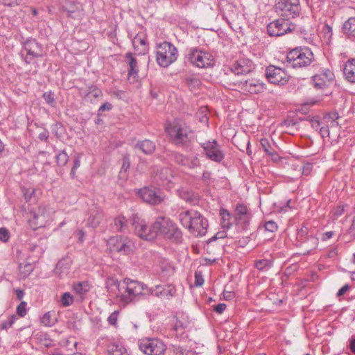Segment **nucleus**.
I'll return each mask as SVG.
<instances>
[{
  "label": "nucleus",
  "mask_w": 355,
  "mask_h": 355,
  "mask_svg": "<svg viewBox=\"0 0 355 355\" xmlns=\"http://www.w3.org/2000/svg\"><path fill=\"white\" fill-rule=\"evenodd\" d=\"M154 290L146 285L130 278L122 281V291L119 299L125 304L138 301L141 297L153 294Z\"/></svg>",
  "instance_id": "nucleus-1"
},
{
  "label": "nucleus",
  "mask_w": 355,
  "mask_h": 355,
  "mask_svg": "<svg viewBox=\"0 0 355 355\" xmlns=\"http://www.w3.org/2000/svg\"><path fill=\"white\" fill-rule=\"evenodd\" d=\"M182 225L196 236H202L206 234L208 227V220L196 210L182 211L178 216Z\"/></svg>",
  "instance_id": "nucleus-2"
},
{
  "label": "nucleus",
  "mask_w": 355,
  "mask_h": 355,
  "mask_svg": "<svg viewBox=\"0 0 355 355\" xmlns=\"http://www.w3.org/2000/svg\"><path fill=\"white\" fill-rule=\"evenodd\" d=\"M159 235L174 243H180L182 240L181 230L169 218L165 216L156 218L153 223V233L149 238L155 239Z\"/></svg>",
  "instance_id": "nucleus-3"
},
{
  "label": "nucleus",
  "mask_w": 355,
  "mask_h": 355,
  "mask_svg": "<svg viewBox=\"0 0 355 355\" xmlns=\"http://www.w3.org/2000/svg\"><path fill=\"white\" fill-rule=\"evenodd\" d=\"M313 60V53L309 48H295L287 53L284 63L287 67L296 69L310 65Z\"/></svg>",
  "instance_id": "nucleus-4"
},
{
  "label": "nucleus",
  "mask_w": 355,
  "mask_h": 355,
  "mask_svg": "<svg viewBox=\"0 0 355 355\" xmlns=\"http://www.w3.org/2000/svg\"><path fill=\"white\" fill-rule=\"evenodd\" d=\"M54 213L53 209L45 205H40L37 208L31 210L28 218L30 227L36 230L46 227L53 220Z\"/></svg>",
  "instance_id": "nucleus-5"
},
{
  "label": "nucleus",
  "mask_w": 355,
  "mask_h": 355,
  "mask_svg": "<svg viewBox=\"0 0 355 355\" xmlns=\"http://www.w3.org/2000/svg\"><path fill=\"white\" fill-rule=\"evenodd\" d=\"M177 48L168 42H163L156 46V61L162 67H167L177 60Z\"/></svg>",
  "instance_id": "nucleus-6"
},
{
  "label": "nucleus",
  "mask_w": 355,
  "mask_h": 355,
  "mask_svg": "<svg viewBox=\"0 0 355 355\" xmlns=\"http://www.w3.org/2000/svg\"><path fill=\"white\" fill-rule=\"evenodd\" d=\"M45 51L42 44L35 39H28L23 44L21 55L27 64H35L37 60L44 57Z\"/></svg>",
  "instance_id": "nucleus-7"
},
{
  "label": "nucleus",
  "mask_w": 355,
  "mask_h": 355,
  "mask_svg": "<svg viewBox=\"0 0 355 355\" xmlns=\"http://www.w3.org/2000/svg\"><path fill=\"white\" fill-rule=\"evenodd\" d=\"M139 349L146 355H162L166 349L164 342L158 338H144L138 341Z\"/></svg>",
  "instance_id": "nucleus-8"
},
{
  "label": "nucleus",
  "mask_w": 355,
  "mask_h": 355,
  "mask_svg": "<svg viewBox=\"0 0 355 355\" xmlns=\"http://www.w3.org/2000/svg\"><path fill=\"white\" fill-rule=\"evenodd\" d=\"M275 9L281 17L288 19L298 17L301 12L300 0H279Z\"/></svg>",
  "instance_id": "nucleus-9"
},
{
  "label": "nucleus",
  "mask_w": 355,
  "mask_h": 355,
  "mask_svg": "<svg viewBox=\"0 0 355 355\" xmlns=\"http://www.w3.org/2000/svg\"><path fill=\"white\" fill-rule=\"evenodd\" d=\"M188 61L198 68H205L214 65L211 54L198 49H191L187 55Z\"/></svg>",
  "instance_id": "nucleus-10"
},
{
  "label": "nucleus",
  "mask_w": 355,
  "mask_h": 355,
  "mask_svg": "<svg viewBox=\"0 0 355 355\" xmlns=\"http://www.w3.org/2000/svg\"><path fill=\"white\" fill-rule=\"evenodd\" d=\"M200 146L203 149L205 157L212 162L220 163L225 158V154L219 143L213 139L201 143Z\"/></svg>",
  "instance_id": "nucleus-11"
},
{
  "label": "nucleus",
  "mask_w": 355,
  "mask_h": 355,
  "mask_svg": "<svg viewBox=\"0 0 355 355\" xmlns=\"http://www.w3.org/2000/svg\"><path fill=\"white\" fill-rule=\"evenodd\" d=\"M265 76L270 83L276 85H284L290 78L284 69L275 65H269L266 68Z\"/></svg>",
  "instance_id": "nucleus-12"
},
{
  "label": "nucleus",
  "mask_w": 355,
  "mask_h": 355,
  "mask_svg": "<svg viewBox=\"0 0 355 355\" xmlns=\"http://www.w3.org/2000/svg\"><path fill=\"white\" fill-rule=\"evenodd\" d=\"M295 29V25L288 19H278L270 22L267 26V31L270 36H281Z\"/></svg>",
  "instance_id": "nucleus-13"
},
{
  "label": "nucleus",
  "mask_w": 355,
  "mask_h": 355,
  "mask_svg": "<svg viewBox=\"0 0 355 355\" xmlns=\"http://www.w3.org/2000/svg\"><path fill=\"white\" fill-rule=\"evenodd\" d=\"M166 130L173 142L175 144L183 145L188 142L189 131L186 126L178 123H173L166 128Z\"/></svg>",
  "instance_id": "nucleus-14"
},
{
  "label": "nucleus",
  "mask_w": 355,
  "mask_h": 355,
  "mask_svg": "<svg viewBox=\"0 0 355 355\" xmlns=\"http://www.w3.org/2000/svg\"><path fill=\"white\" fill-rule=\"evenodd\" d=\"M252 213L249 208L243 204L236 205L234 210L236 224L243 230H248L252 219Z\"/></svg>",
  "instance_id": "nucleus-15"
},
{
  "label": "nucleus",
  "mask_w": 355,
  "mask_h": 355,
  "mask_svg": "<svg viewBox=\"0 0 355 355\" xmlns=\"http://www.w3.org/2000/svg\"><path fill=\"white\" fill-rule=\"evenodd\" d=\"M111 250L123 254H128L132 251L134 244L128 237L116 236L109 240Z\"/></svg>",
  "instance_id": "nucleus-16"
},
{
  "label": "nucleus",
  "mask_w": 355,
  "mask_h": 355,
  "mask_svg": "<svg viewBox=\"0 0 355 355\" xmlns=\"http://www.w3.org/2000/svg\"><path fill=\"white\" fill-rule=\"evenodd\" d=\"M138 193L144 202L153 205L161 203L164 200L160 190L155 188L144 187L139 190Z\"/></svg>",
  "instance_id": "nucleus-17"
},
{
  "label": "nucleus",
  "mask_w": 355,
  "mask_h": 355,
  "mask_svg": "<svg viewBox=\"0 0 355 355\" xmlns=\"http://www.w3.org/2000/svg\"><path fill=\"white\" fill-rule=\"evenodd\" d=\"M238 88L252 94H257L265 91L266 84L257 78H248L239 83Z\"/></svg>",
  "instance_id": "nucleus-18"
},
{
  "label": "nucleus",
  "mask_w": 355,
  "mask_h": 355,
  "mask_svg": "<svg viewBox=\"0 0 355 355\" xmlns=\"http://www.w3.org/2000/svg\"><path fill=\"white\" fill-rule=\"evenodd\" d=\"M132 226L134 227L135 233L140 238L148 241L154 239L148 238L153 233V225L150 227H148L146 222L137 215L132 218Z\"/></svg>",
  "instance_id": "nucleus-19"
},
{
  "label": "nucleus",
  "mask_w": 355,
  "mask_h": 355,
  "mask_svg": "<svg viewBox=\"0 0 355 355\" xmlns=\"http://www.w3.org/2000/svg\"><path fill=\"white\" fill-rule=\"evenodd\" d=\"M255 68L254 62L248 58L236 60L230 67L231 71L236 75L248 74Z\"/></svg>",
  "instance_id": "nucleus-20"
},
{
  "label": "nucleus",
  "mask_w": 355,
  "mask_h": 355,
  "mask_svg": "<svg viewBox=\"0 0 355 355\" xmlns=\"http://www.w3.org/2000/svg\"><path fill=\"white\" fill-rule=\"evenodd\" d=\"M63 9L67 12L68 17L78 19L82 15L83 6L80 3L67 0L63 5Z\"/></svg>",
  "instance_id": "nucleus-21"
},
{
  "label": "nucleus",
  "mask_w": 355,
  "mask_h": 355,
  "mask_svg": "<svg viewBox=\"0 0 355 355\" xmlns=\"http://www.w3.org/2000/svg\"><path fill=\"white\" fill-rule=\"evenodd\" d=\"M173 172L168 168H160L157 170L154 178L157 183L162 185H168L172 183Z\"/></svg>",
  "instance_id": "nucleus-22"
},
{
  "label": "nucleus",
  "mask_w": 355,
  "mask_h": 355,
  "mask_svg": "<svg viewBox=\"0 0 355 355\" xmlns=\"http://www.w3.org/2000/svg\"><path fill=\"white\" fill-rule=\"evenodd\" d=\"M80 96L91 102L102 96V91L96 85H90L87 88L80 89Z\"/></svg>",
  "instance_id": "nucleus-23"
},
{
  "label": "nucleus",
  "mask_w": 355,
  "mask_h": 355,
  "mask_svg": "<svg viewBox=\"0 0 355 355\" xmlns=\"http://www.w3.org/2000/svg\"><path fill=\"white\" fill-rule=\"evenodd\" d=\"M178 196L189 205H194L198 203L200 196L192 191L180 189L178 190Z\"/></svg>",
  "instance_id": "nucleus-24"
},
{
  "label": "nucleus",
  "mask_w": 355,
  "mask_h": 355,
  "mask_svg": "<svg viewBox=\"0 0 355 355\" xmlns=\"http://www.w3.org/2000/svg\"><path fill=\"white\" fill-rule=\"evenodd\" d=\"M103 219L102 210L98 207H94L89 211V216L87 219L89 226L96 228L98 227Z\"/></svg>",
  "instance_id": "nucleus-25"
},
{
  "label": "nucleus",
  "mask_w": 355,
  "mask_h": 355,
  "mask_svg": "<svg viewBox=\"0 0 355 355\" xmlns=\"http://www.w3.org/2000/svg\"><path fill=\"white\" fill-rule=\"evenodd\" d=\"M153 294L156 296H162V297H173L175 295L176 289L174 286L171 284L165 285L164 287H162L161 285H157L155 286Z\"/></svg>",
  "instance_id": "nucleus-26"
},
{
  "label": "nucleus",
  "mask_w": 355,
  "mask_h": 355,
  "mask_svg": "<svg viewBox=\"0 0 355 355\" xmlns=\"http://www.w3.org/2000/svg\"><path fill=\"white\" fill-rule=\"evenodd\" d=\"M343 73L347 81L355 83V59L347 60L345 64Z\"/></svg>",
  "instance_id": "nucleus-27"
},
{
  "label": "nucleus",
  "mask_w": 355,
  "mask_h": 355,
  "mask_svg": "<svg viewBox=\"0 0 355 355\" xmlns=\"http://www.w3.org/2000/svg\"><path fill=\"white\" fill-rule=\"evenodd\" d=\"M343 33L350 40H355V17L349 18L343 25Z\"/></svg>",
  "instance_id": "nucleus-28"
},
{
  "label": "nucleus",
  "mask_w": 355,
  "mask_h": 355,
  "mask_svg": "<svg viewBox=\"0 0 355 355\" xmlns=\"http://www.w3.org/2000/svg\"><path fill=\"white\" fill-rule=\"evenodd\" d=\"M135 148L140 150L144 154L149 155L153 153L155 150V144L148 139L138 141L135 146Z\"/></svg>",
  "instance_id": "nucleus-29"
},
{
  "label": "nucleus",
  "mask_w": 355,
  "mask_h": 355,
  "mask_svg": "<svg viewBox=\"0 0 355 355\" xmlns=\"http://www.w3.org/2000/svg\"><path fill=\"white\" fill-rule=\"evenodd\" d=\"M125 58L127 60V62H128L129 67H130L128 74L130 76L137 75V73L139 71V69H138V66H137V61L133 57V54L130 52L126 53Z\"/></svg>",
  "instance_id": "nucleus-30"
},
{
  "label": "nucleus",
  "mask_w": 355,
  "mask_h": 355,
  "mask_svg": "<svg viewBox=\"0 0 355 355\" xmlns=\"http://www.w3.org/2000/svg\"><path fill=\"white\" fill-rule=\"evenodd\" d=\"M107 288L109 292L116 288L118 291V293L116 294L117 297L119 298V295H121L122 291V282H119L118 279L109 277L106 282Z\"/></svg>",
  "instance_id": "nucleus-31"
},
{
  "label": "nucleus",
  "mask_w": 355,
  "mask_h": 355,
  "mask_svg": "<svg viewBox=\"0 0 355 355\" xmlns=\"http://www.w3.org/2000/svg\"><path fill=\"white\" fill-rule=\"evenodd\" d=\"M324 78H325V75L320 74H317L313 77L311 83L315 89H322L329 85V83Z\"/></svg>",
  "instance_id": "nucleus-32"
},
{
  "label": "nucleus",
  "mask_w": 355,
  "mask_h": 355,
  "mask_svg": "<svg viewBox=\"0 0 355 355\" xmlns=\"http://www.w3.org/2000/svg\"><path fill=\"white\" fill-rule=\"evenodd\" d=\"M302 244L305 245L306 252V253H309L311 250L317 248L318 245V239L313 236H309L307 238V240H306Z\"/></svg>",
  "instance_id": "nucleus-33"
},
{
  "label": "nucleus",
  "mask_w": 355,
  "mask_h": 355,
  "mask_svg": "<svg viewBox=\"0 0 355 355\" xmlns=\"http://www.w3.org/2000/svg\"><path fill=\"white\" fill-rule=\"evenodd\" d=\"M184 82L191 90L198 89L201 85L200 80L194 76L185 78Z\"/></svg>",
  "instance_id": "nucleus-34"
},
{
  "label": "nucleus",
  "mask_w": 355,
  "mask_h": 355,
  "mask_svg": "<svg viewBox=\"0 0 355 355\" xmlns=\"http://www.w3.org/2000/svg\"><path fill=\"white\" fill-rule=\"evenodd\" d=\"M108 352L110 355H129L124 347L115 344L109 347Z\"/></svg>",
  "instance_id": "nucleus-35"
},
{
  "label": "nucleus",
  "mask_w": 355,
  "mask_h": 355,
  "mask_svg": "<svg viewBox=\"0 0 355 355\" xmlns=\"http://www.w3.org/2000/svg\"><path fill=\"white\" fill-rule=\"evenodd\" d=\"M114 225L119 232H123L127 227V220L124 216H118L114 219Z\"/></svg>",
  "instance_id": "nucleus-36"
},
{
  "label": "nucleus",
  "mask_w": 355,
  "mask_h": 355,
  "mask_svg": "<svg viewBox=\"0 0 355 355\" xmlns=\"http://www.w3.org/2000/svg\"><path fill=\"white\" fill-rule=\"evenodd\" d=\"M42 97L44 99L45 102L51 107H55L56 101L55 98V94L53 92H52L51 91L46 92L43 94Z\"/></svg>",
  "instance_id": "nucleus-37"
},
{
  "label": "nucleus",
  "mask_w": 355,
  "mask_h": 355,
  "mask_svg": "<svg viewBox=\"0 0 355 355\" xmlns=\"http://www.w3.org/2000/svg\"><path fill=\"white\" fill-rule=\"evenodd\" d=\"M60 302L62 306H69L73 304V297L69 292L64 293L61 296Z\"/></svg>",
  "instance_id": "nucleus-38"
},
{
  "label": "nucleus",
  "mask_w": 355,
  "mask_h": 355,
  "mask_svg": "<svg viewBox=\"0 0 355 355\" xmlns=\"http://www.w3.org/2000/svg\"><path fill=\"white\" fill-rule=\"evenodd\" d=\"M220 215L222 216V227L224 228L229 229L232 226V223L230 222V214L226 210H221Z\"/></svg>",
  "instance_id": "nucleus-39"
},
{
  "label": "nucleus",
  "mask_w": 355,
  "mask_h": 355,
  "mask_svg": "<svg viewBox=\"0 0 355 355\" xmlns=\"http://www.w3.org/2000/svg\"><path fill=\"white\" fill-rule=\"evenodd\" d=\"M33 270V267L31 263H20L19 265V271L24 277H26L28 275H29Z\"/></svg>",
  "instance_id": "nucleus-40"
},
{
  "label": "nucleus",
  "mask_w": 355,
  "mask_h": 355,
  "mask_svg": "<svg viewBox=\"0 0 355 355\" xmlns=\"http://www.w3.org/2000/svg\"><path fill=\"white\" fill-rule=\"evenodd\" d=\"M69 160V156L64 150L60 151L56 155V162L59 166H65Z\"/></svg>",
  "instance_id": "nucleus-41"
},
{
  "label": "nucleus",
  "mask_w": 355,
  "mask_h": 355,
  "mask_svg": "<svg viewBox=\"0 0 355 355\" xmlns=\"http://www.w3.org/2000/svg\"><path fill=\"white\" fill-rule=\"evenodd\" d=\"M308 228L306 226H302L297 233V239L301 243H304L309 236H307Z\"/></svg>",
  "instance_id": "nucleus-42"
},
{
  "label": "nucleus",
  "mask_w": 355,
  "mask_h": 355,
  "mask_svg": "<svg viewBox=\"0 0 355 355\" xmlns=\"http://www.w3.org/2000/svg\"><path fill=\"white\" fill-rule=\"evenodd\" d=\"M87 284L86 282H79L73 286L74 291L80 295L85 294L87 291Z\"/></svg>",
  "instance_id": "nucleus-43"
},
{
  "label": "nucleus",
  "mask_w": 355,
  "mask_h": 355,
  "mask_svg": "<svg viewBox=\"0 0 355 355\" xmlns=\"http://www.w3.org/2000/svg\"><path fill=\"white\" fill-rule=\"evenodd\" d=\"M270 261L267 259H261L256 261L255 267L259 270H264L270 268Z\"/></svg>",
  "instance_id": "nucleus-44"
},
{
  "label": "nucleus",
  "mask_w": 355,
  "mask_h": 355,
  "mask_svg": "<svg viewBox=\"0 0 355 355\" xmlns=\"http://www.w3.org/2000/svg\"><path fill=\"white\" fill-rule=\"evenodd\" d=\"M260 144L263 148V150H264V152L268 155H269L270 153L274 150L273 148L272 147V146L270 145L269 141L266 139V138H263L260 140Z\"/></svg>",
  "instance_id": "nucleus-45"
},
{
  "label": "nucleus",
  "mask_w": 355,
  "mask_h": 355,
  "mask_svg": "<svg viewBox=\"0 0 355 355\" xmlns=\"http://www.w3.org/2000/svg\"><path fill=\"white\" fill-rule=\"evenodd\" d=\"M132 44L135 46V48L137 46L138 44H141L144 46L143 51H145L147 49V42L146 39L144 37H141L139 35H136L135 38L133 39Z\"/></svg>",
  "instance_id": "nucleus-46"
},
{
  "label": "nucleus",
  "mask_w": 355,
  "mask_h": 355,
  "mask_svg": "<svg viewBox=\"0 0 355 355\" xmlns=\"http://www.w3.org/2000/svg\"><path fill=\"white\" fill-rule=\"evenodd\" d=\"M188 162L189 163L186 166L189 167V168H194L200 166V161L198 156H194L190 159L188 158Z\"/></svg>",
  "instance_id": "nucleus-47"
},
{
  "label": "nucleus",
  "mask_w": 355,
  "mask_h": 355,
  "mask_svg": "<svg viewBox=\"0 0 355 355\" xmlns=\"http://www.w3.org/2000/svg\"><path fill=\"white\" fill-rule=\"evenodd\" d=\"M16 320V317L15 315H11L7 320L2 322L0 327V329H7L12 326L15 321Z\"/></svg>",
  "instance_id": "nucleus-48"
},
{
  "label": "nucleus",
  "mask_w": 355,
  "mask_h": 355,
  "mask_svg": "<svg viewBox=\"0 0 355 355\" xmlns=\"http://www.w3.org/2000/svg\"><path fill=\"white\" fill-rule=\"evenodd\" d=\"M41 322L46 326H52L54 324V321L51 318V314L49 312L46 313L41 318Z\"/></svg>",
  "instance_id": "nucleus-49"
},
{
  "label": "nucleus",
  "mask_w": 355,
  "mask_h": 355,
  "mask_svg": "<svg viewBox=\"0 0 355 355\" xmlns=\"http://www.w3.org/2000/svg\"><path fill=\"white\" fill-rule=\"evenodd\" d=\"M130 159L128 156H124L122 159V166L120 171V175H123V173H125L130 168Z\"/></svg>",
  "instance_id": "nucleus-50"
},
{
  "label": "nucleus",
  "mask_w": 355,
  "mask_h": 355,
  "mask_svg": "<svg viewBox=\"0 0 355 355\" xmlns=\"http://www.w3.org/2000/svg\"><path fill=\"white\" fill-rule=\"evenodd\" d=\"M345 208L343 205L336 207L332 212L333 220H337L340 216L344 214Z\"/></svg>",
  "instance_id": "nucleus-51"
},
{
  "label": "nucleus",
  "mask_w": 355,
  "mask_h": 355,
  "mask_svg": "<svg viewBox=\"0 0 355 355\" xmlns=\"http://www.w3.org/2000/svg\"><path fill=\"white\" fill-rule=\"evenodd\" d=\"M339 118V115L337 112H331L328 113L324 116L325 119H331V126H337L338 122L336 121V119Z\"/></svg>",
  "instance_id": "nucleus-52"
},
{
  "label": "nucleus",
  "mask_w": 355,
  "mask_h": 355,
  "mask_svg": "<svg viewBox=\"0 0 355 355\" xmlns=\"http://www.w3.org/2000/svg\"><path fill=\"white\" fill-rule=\"evenodd\" d=\"M265 230L270 232H275L277 230V225L273 220H269L265 223Z\"/></svg>",
  "instance_id": "nucleus-53"
},
{
  "label": "nucleus",
  "mask_w": 355,
  "mask_h": 355,
  "mask_svg": "<svg viewBox=\"0 0 355 355\" xmlns=\"http://www.w3.org/2000/svg\"><path fill=\"white\" fill-rule=\"evenodd\" d=\"M17 313L20 317H24L26 314V303L21 302L17 307Z\"/></svg>",
  "instance_id": "nucleus-54"
},
{
  "label": "nucleus",
  "mask_w": 355,
  "mask_h": 355,
  "mask_svg": "<svg viewBox=\"0 0 355 355\" xmlns=\"http://www.w3.org/2000/svg\"><path fill=\"white\" fill-rule=\"evenodd\" d=\"M175 159L177 163L182 166H187L188 164V157H185L182 154H176L175 155Z\"/></svg>",
  "instance_id": "nucleus-55"
},
{
  "label": "nucleus",
  "mask_w": 355,
  "mask_h": 355,
  "mask_svg": "<svg viewBox=\"0 0 355 355\" xmlns=\"http://www.w3.org/2000/svg\"><path fill=\"white\" fill-rule=\"evenodd\" d=\"M119 311H114L107 318V322L110 324L116 326L117 324Z\"/></svg>",
  "instance_id": "nucleus-56"
},
{
  "label": "nucleus",
  "mask_w": 355,
  "mask_h": 355,
  "mask_svg": "<svg viewBox=\"0 0 355 355\" xmlns=\"http://www.w3.org/2000/svg\"><path fill=\"white\" fill-rule=\"evenodd\" d=\"M10 238V233L5 227L0 228V240L6 242Z\"/></svg>",
  "instance_id": "nucleus-57"
},
{
  "label": "nucleus",
  "mask_w": 355,
  "mask_h": 355,
  "mask_svg": "<svg viewBox=\"0 0 355 355\" xmlns=\"http://www.w3.org/2000/svg\"><path fill=\"white\" fill-rule=\"evenodd\" d=\"M306 120L309 121L312 128L315 130H320L321 123L317 117L307 118Z\"/></svg>",
  "instance_id": "nucleus-58"
},
{
  "label": "nucleus",
  "mask_w": 355,
  "mask_h": 355,
  "mask_svg": "<svg viewBox=\"0 0 355 355\" xmlns=\"http://www.w3.org/2000/svg\"><path fill=\"white\" fill-rule=\"evenodd\" d=\"M204 284V279L201 274V272H195V282L194 284L196 286H201Z\"/></svg>",
  "instance_id": "nucleus-59"
},
{
  "label": "nucleus",
  "mask_w": 355,
  "mask_h": 355,
  "mask_svg": "<svg viewBox=\"0 0 355 355\" xmlns=\"http://www.w3.org/2000/svg\"><path fill=\"white\" fill-rule=\"evenodd\" d=\"M80 165V159L78 157H76L73 159V165L71 170V175H72V177H73L75 175L76 170L78 168H79Z\"/></svg>",
  "instance_id": "nucleus-60"
},
{
  "label": "nucleus",
  "mask_w": 355,
  "mask_h": 355,
  "mask_svg": "<svg viewBox=\"0 0 355 355\" xmlns=\"http://www.w3.org/2000/svg\"><path fill=\"white\" fill-rule=\"evenodd\" d=\"M319 132L322 138L329 137V129L328 125H324L320 127Z\"/></svg>",
  "instance_id": "nucleus-61"
},
{
  "label": "nucleus",
  "mask_w": 355,
  "mask_h": 355,
  "mask_svg": "<svg viewBox=\"0 0 355 355\" xmlns=\"http://www.w3.org/2000/svg\"><path fill=\"white\" fill-rule=\"evenodd\" d=\"M322 31L324 32L327 37H328L329 38L331 37L333 35V31L332 28L329 25L325 24L322 28Z\"/></svg>",
  "instance_id": "nucleus-62"
},
{
  "label": "nucleus",
  "mask_w": 355,
  "mask_h": 355,
  "mask_svg": "<svg viewBox=\"0 0 355 355\" xmlns=\"http://www.w3.org/2000/svg\"><path fill=\"white\" fill-rule=\"evenodd\" d=\"M173 352L176 355H187L186 352V349H183L180 346H173Z\"/></svg>",
  "instance_id": "nucleus-63"
},
{
  "label": "nucleus",
  "mask_w": 355,
  "mask_h": 355,
  "mask_svg": "<svg viewBox=\"0 0 355 355\" xmlns=\"http://www.w3.org/2000/svg\"><path fill=\"white\" fill-rule=\"evenodd\" d=\"M225 309L226 304L224 303H220L214 306V310L215 312L220 314L225 311Z\"/></svg>",
  "instance_id": "nucleus-64"
}]
</instances>
